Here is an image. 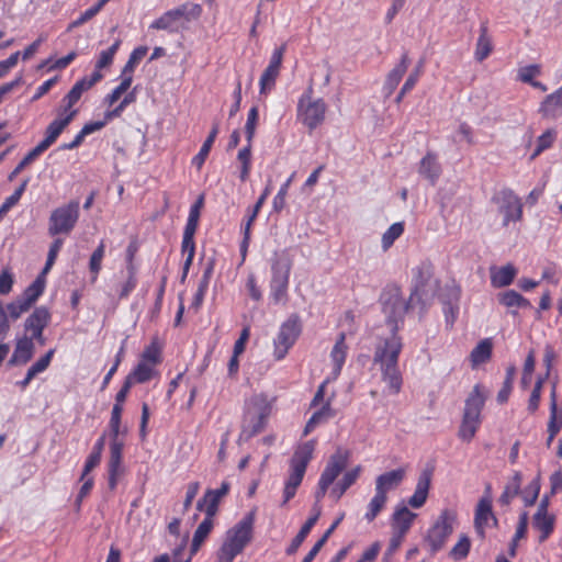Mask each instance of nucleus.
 I'll list each match as a JSON object with an SVG mask.
<instances>
[{"label": "nucleus", "instance_id": "1", "mask_svg": "<svg viewBox=\"0 0 562 562\" xmlns=\"http://www.w3.org/2000/svg\"><path fill=\"white\" fill-rule=\"evenodd\" d=\"M403 348L402 338L397 331H391L389 337L382 338L375 346L373 362L380 366L382 380L387 383L393 394L402 389V374L398 369V357Z\"/></svg>", "mask_w": 562, "mask_h": 562}, {"label": "nucleus", "instance_id": "2", "mask_svg": "<svg viewBox=\"0 0 562 562\" xmlns=\"http://www.w3.org/2000/svg\"><path fill=\"white\" fill-rule=\"evenodd\" d=\"M380 301L391 331H398L400 324L403 323L408 308L418 304L417 302H411V299L405 301L397 286L386 288L382 292Z\"/></svg>", "mask_w": 562, "mask_h": 562}, {"label": "nucleus", "instance_id": "3", "mask_svg": "<svg viewBox=\"0 0 562 562\" xmlns=\"http://www.w3.org/2000/svg\"><path fill=\"white\" fill-rule=\"evenodd\" d=\"M485 398L481 385L476 384L465 400L462 423L459 429V437L462 440L470 441L474 437L481 424V411L485 404Z\"/></svg>", "mask_w": 562, "mask_h": 562}, {"label": "nucleus", "instance_id": "4", "mask_svg": "<svg viewBox=\"0 0 562 562\" xmlns=\"http://www.w3.org/2000/svg\"><path fill=\"white\" fill-rule=\"evenodd\" d=\"M485 398L481 385L476 384L465 400L462 423L459 429V437L462 440L470 441L474 437L481 424V411L485 404Z\"/></svg>", "mask_w": 562, "mask_h": 562}, {"label": "nucleus", "instance_id": "5", "mask_svg": "<svg viewBox=\"0 0 562 562\" xmlns=\"http://www.w3.org/2000/svg\"><path fill=\"white\" fill-rule=\"evenodd\" d=\"M438 289V282L434 280V267L424 261L414 269V289L411 293V302H417L425 310L434 299Z\"/></svg>", "mask_w": 562, "mask_h": 562}, {"label": "nucleus", "instance_id": "6", "mask_svg": "<svg viewBox=\"0 0 562 562\" xmlns=\"http://www.w3.org/2000/svg\"><path fill=\"white\" fill-rule=\"evenodd\" d=\"M270 412L271 408L265 397H254L245 412L239 439L247 441L260 434L265 429Z\"/></svg>", "mask_w": 562, "mask_h": 562}, {"label": "nucleus", "instance_id": "7", "mask_svg": "<svg viewBox=\"0 0 562 562\" xmlns=\"http://www.w3.org/2000/svg\"><path fill=\"white\" fill-rule=\"evenodd\" d=\"M456 521L457 515L453 510H441L425 537V541L429 546L431 553H437L445 547L448 538L454 530Z\"/></svg>", "mask_w": 562, "mask_h": 562}, {"label": "nucleus", "instance_id": "8", "mask_svg": "<svg viewBox=\"0 0 562 562\" xmlns=\"http://www.w3.org/2000/svg\"><path fill=\"white\" fill-rule=\"evenodd\" d=\"M311 94L310 87L299 100L297 116L306 127L313 131L324 122L327 105L323 99H313Z\"/></svg>", "mask_w": 562, "mask_h": 562}, {"label": "nucleus", "instance_id": "9", "mask_svg": "<svg viewBox=\"0 0 562 562\" xmlns=\"http://www.w3.org/2000/svg\"><path fill=\"white\" fill-rule=\"evenodd\" d=\"M79 218V202L69 203L55 209L48 218V234L56 236L68 235L76 226Z\"/></svg>", "mask_w": 562, "mask_h": 562}, {"label": "nucleus", "instance_id": "10", "mask_svg": "<svg viewBox=\"0 0 562 562\" xmlns=\"http://www.w3.org/2000/svg\"><path fill=\"white\" fill-rule=\"evenodd\" d=\"M201 11L202 9L199 4L184 3L166 11L160 18L155 20L149 27L173 33L178 31V24L181 19H186L187 21L192 18L195 19L200 16Z\"/></svg>", "mask_w": 562, "mask_h": 562}, {"label": "nucleus", "instance_id": "11", "mask_svg": "<svg viewBox=\"0 0 562 562\" xmlns=\"http://www.w3.org/2000/svg\"><path fill=\"white\" fill-rule=\"evenodd\" d=\"M315 440H308L301 445L290 460V474L285 484L299 487L303 481L306 468L313 458Z\"/></svg>", "mask_w": 562, "mask_h": 562}, {"label": "nucleus", "instance_id": "12", "mask_svg": "<svg viewBox=\"0 0 562 562\" xmlns=\"http://www.w3.org/2000/svg\"><path fill=\"white\" fill-rule=\"evenodd\" d=\"M301 333V325L296 315L290 316L280 327L273 340L274 356L278 360L285 357Z\"/></svg>", "mask_w": 562, "mask_h": 562}, {"label": "nucleus", "instance_id": "13", "mask_svg": "<svg viewBox=\"0 0 562 562\" xmlns=\"http://www.w3.org/2000/svg\"><path fill=\"white\" fill-rule=\"evenodd\" d=\"M254 522L255 512H249L241 520L226 531L225 539L244 550L252 539Z\"/></svg>", "mask_w": 562, "mask_h": 562}, {"label": "nucleus", "instance_id": "14", "mask_svg": "<svg viewBox=\"0 0 562 562\" xmlns=\"http://www.w3.org/2000/svg\"><path fill=\"white\" fill-rule=\"evenodd\" d=\"M497 202L499 203V212L504 215V226H507L512 221L516 222L521 218L522 204L512 190H502L497 196Z\"/></svg>", "mask_w": 562, "mask_h": 562}, {"label": "nucleus", "instance_id": "15", "mask_svg": "<svg viewBox=\"0 0 562 562\" xmlns=\"http://www.w3.org/2000/svg\"><path fill=\"white\" fill-rule=\"evenodd\" d=\"M231 485L227 481L222 482L216 490H206L203 497L198 501L196 509L205 513V517L213 519L218 510L221 499L229 492Z\"/></svg>", "mask_w": 562, "mask_h": 562}, {"label": "nucleus", "instance_id": "16", "mask_svg": "<svg viewBox=\"0 0 562 562\" xmlns=\"http://www.w3.org/2000/svg\"><path fill=\"white\" fill-rule=\"evenodd\" d=\"M349 458L350 452L347 449L337 448L335 453L331 454L327 461L319 479L331 485L339 474L347 468Z\"/></svg>", "mask_w": 562, "mask_h": 562}, {"label": "nucleus", "instance_id": "17", "mask_svg": "<svg viewBox=\"0 0 562 562\" xmlns=\"http://www.w3.org/2000/svg\"><path fill=\"white\" fill-rule=\"evenodd\" d=\"M285 48H286L285 44H283L273 50L272 56L269 61V65L263 70V72L260 77V82H259L260 93H265L266 90H269L274 86L276 79H277L280 68H281Z\"/></svg>", "mask_w": 562, "mask_h": 562}, {"label": "nucleus", "instance_id": "18", "mask_svg": "<svg viewBox=\"0 0 562 562\" xmlns=\"http://www.w3.org/2000/svg\"><path fill=\"white\" fill-rule=\"evenodd\" d=\"M292 268V260L285 250L274 252L271 259V281L270 283H288Z\"/></svg>", "mask_w": 562, "mask_h": 562}, {"label": "nucleus", "instance_id": "19", "mask_svg": "<svg viewBox=\"0 0 562 562\" xmlns=\"http://www.w3.org/2000/svg\"><path fill=\"white\" fill-rule=\"evenodd\" d=\"M124 442L120 439H111L110 460H109V487L114 490L117 484V477L122 473V451Z\"/></svg>", "mask_w": 562, "mask_h": 562}, {"label": "nucleus", "instance_id": "20", "mask_svg": "<svg viewBox=\"0 0 562 562\" xmlns=\"http://www.w3.org/2000/svg\"><path fill=\"white\" fill-rule=\"evenodd\" d=\"M490 520L497 525V518L492 510V501L488 497H482L476 505L474 516V528L482 539L485 537V528Z\"/></svg>", "mask_w": 562, "mask_h": 562}, {"label": "nucleus", "instance_id": "21", "mask_svg": "<svg viewBox=\"0 0 562 562\" xmlns=\"http://www.w3.org/2000/svg\"><path fill=\"white\" fill-rule=\"evenodd\" d=\"M432 477V470L425 469L420 472L414 494L409 497L408 504L413 508H420L427 501Z\"/></svg>", "mask_w": 562, "mask_h": 562}, {"label": "nucleus", "instance_id": "22", "mask_svg": "<svg viewBox=\"0 0 562 562\" xmlns=\"http://www.w3.org/2000/svg\"><path fill=\"white\" fill-rule=\"evenodd\" d=\"M409 66V58L408 54L404 53L401 57L400 63L387 74L384 85H383V94L385 98H389L392 95V93L397 88L398 83L401 82L404 74L407 71V68Z\"/></svg>", "mask_w": 562, "mask_h": 562}, {"label": "nucleus", "instance_id": "23", "mask_svg": "<svg viewBox=\"0 0 562 562\" xmlns=\"http://www.w3.org/2000/svg\"><path fill=\"white\" fill-rule=\"evenodd\" d=\"M347 351L348 346L346 345V334L340 333L330 351V359L334 364L331 373L329 375L331 376V380H336L340 375L347 358Z\"/></svg>", "mask_w": 562, "mask_h": 562}, {"label": "nucleus", "instance_id": "24", "mask_svg": "<svg viewBox=\"0 0 562 562\" xmlns=\"http://www.w3.org/2000/svg\"><path fill=\"white\" fill-rule=\"evenodd\" d=\"M419 175L431 186H435L441 175V166L434 153H427L420 160L418 167Z\"/></svg>", "mask_w": 562, "mask_h": 562}, {"label": "nucleus", "instance_id": "25", "mask_svg": "<svg viewBox=\"0 0 562 562\" xmlns=\"http://www.w3.org/2000/svg\"><path fill=\"white\" fill-rule=\"evenodd\" d=\"M35 346L32 338L24 336L19 338L15 344L12 357L9 360L10 366H20L27 363L34 355Z\"/></svg>", "mask_w": 562, "mask_h": 562}, {"label": "nucleus", "instance_id": "26", "mask_svg": "<svg viewBox=\"0 0 562 562\" xmlns=\"http://www.w3.org/2000/svg\"><path fill=\"white\" fill-rule=\"evenodd\" d=\"M314 514L304 522V525L301 527L297 535L293 538L290 546L285 549V553L288 555H293L296 553L301 544L304 542L308 533L311 532L314 525L317 522V520L321 517V507L315 505L313 507Z\"/></svg>", "mask_w": 562, "mask_h": 562}, {"label": "nucleus", "instance_id": "27", "mask_svg": "<svg viewBox=\"0 0 562 562\" xmlns=\"http://www.w3.org/2000/svg\"><path fill=\"white\" fill-rule=\"evenodd\" d=\"M539 112L543 117L558 119L562 116V86L547 95L542 101Z\"/></svg>", "mask_w": 562, "mask_h": 562}, {"label": "nucleus", "instance_id": "28", "mask_svg": "<svg viewBox=\"0 0 562 562\" xmlns=\"http://www.w3.org/2000/svg\"><path fill=\"white\" fill-rule=\"evenodd\" d=\"M404 476V469L392 470L379 475L375 480V492L386 495L389 491L394 490L402 483Z\"/></svg>", "mask_w": 562, "mask_h": 562}, {"label": "nucleus", "instance_id": "29", "mask_svg": "<svg viewBox=\"0 0 562 562\" xmlns=\"http://www.w3.org/2000/svg\"><path fill=\"white\" fill-rule=\"evenodd\" d=\"M50 321V313L47 307H36L24 322V330L26 333L44 330Z\"/></svg>", "mask_w": 562, "mask_h": 562}, {"label": "nucleus", "instance_id": "30", "mask_svg": "<svg viewBox=\"0 0 562 562\" xmlns=\"http://www.w3.org/2000/svg\"><path fill=\"white\" fill-rule=\"evenodd\" d=\"M517 274V269L507 263L501 268L491 269V283L494 288H505L513 283Z\"/></svg>", "mask_w": 562, "mask_h": 562}, {"label": "nucleus", "instance_id": "31", "mask_svg": "<svg viewBox=\"0 0 562 562\" xmlns=\"http://www.w3.org/2000/svg\"><path fill=\"white\" fill-rule=\"evenodd\" d=\"M416 516L406 506L397 508L393 514V530L406 535Z\"/></svg>", "mask_w": 562, "mask_h": 562}, {"label": "nucleus", "instance_id": "32", "mask_svg": "<svg viewBox=\"0 0 562 562\" xmlns=\"http://www.w3.org/2000/svg\"><path fill=\"white\" fill-rule=\"evenodd\" d=\"M493 49L492 38L488 35L487 23L484 22L480 27V36L476 42L474 57L477 61H483L488 57Z\"/></svg>", "mask_w": 562, "mask_h": 562}, {"label": "nucleus", "instance_id": "33", "mask_svg": "<svg viewBox=\"0 0 562 562\" xmlns=\"http://www.w3.org/2000/svg\"><path fill=\"white\" fill-rule=\"evenodd\" d=\"M213 526H214L213 519L207 518V517H204V519L200 522V525L195 529L193 538H192V542H191V547H190L191 555H194L198 553L202 543L204 542V540L207 538V536L212 531Z\"/></svg>", "mask_w": 562, "mask_h": 562}, {"label": "nucleus", "instance_id": "34", "mask_svg": "<svg viewBox=\"0 0 562 562\" xmlns=\"http://www.w3.org/2000/svg\"><path fill=\"white\" fill-rule=\"evenodd\" d=\"M498 302L508 307L528 308L531 307L529 300L514 290H507L497 294Z\"/></svg>", "mask_w": 562, "mask_h": 562}, {"label": "nucleus", "instance_id": "35", "mask_svg": "<svg viewBox=\"0 0 562 562\" xmlns=\"http://www.w3.org/2000/svg\"><path fill=\"white\" fill-rule=\"evenodd\" d=\"M522 475L516 471L509 482L505 485V488L498 499L502 506H507L510 502L520 493Z\"/></svg>", "mask_w": 562, "mask_h": 562}, {"label": "nucleus", "instance_id": "36", "mask_svg": "<svg viewBox=\"0 0 562 562\" xmlns=\"http://www.w3.org/2000/svg\"><path fill=\"white\" fill-rule=\"evenodd\" d=\"M360 472H361V468L359 465L350 471H347L342 475V479L331 490L330 495L334 496L336 501H338L346 493V491L352 484H355V482L359 477Z\"/></svg>", "mask_w": 562, "mask_h": 562}, {"label": "nucleus", "instance_id": "37", "mask_svg": "<svg viewBox=\"0 0 562 562\" xmlns=\"http://www.w3.org/2000/svg\"><path fill=\"white\" fill-rule=\"evenodd\" d=\"M554 520L555 519L553 515H533L532 525L541 532L539 542H544L550 537L554 529Z\"/></svg>", "mask_w": 562, "mask_h": 562}, {"label": "nucleus", "instance_id": "38", "mask_svg": "<svg viewBox=\"0 0 562 562\" xmlns=\"http://www.w3.org/2000/svg\"><path fill=\"white\" fill-rule=\"evenodd\" d=\"M105 436L102 435L94 443L91 453L86 460L80 480H83L90 471H92L101 461L102 451L104 449Z\"/></svg>", "mask_w": 562, "mask_h": 562}, {"label": "nucleus", "instance_id": "39", "mask_svg": "<svg viewBox=\"0 0 562 562\" xmlns=\"http://www.w3.org/2000/svg\"><path fill=\"white\" fill-rule=\"evenodd\" d=\"M217 134H218V125L215 124L213 126L212 131L210 132L209 136L204 140L203 145L201 146L199 153L192 158V165L195 166L199 170L204 165Z\"/></svg>", "mask_w": 562, "mask_h": 562}, {"label": "nucleus", "instance_id": "40", "mask_svg": "<svg viewBox=\"0 0 562 562\" xmlns=\"http://www.w3.org/2000/svg\"><path fill=\"white\" fill-rule=\"evenodd\" d=\"M76 112H70L64 117H57L52 121L46 127L45 136L52 139L54 143L58 138V136L63 133V131L70 124V122L75 119Z\"/></svg>", "mask_w": 562, "mask_h": 562}, {"label": "nucleus", "instance_id": "41", "mask_svg": "<svg viewBox=\"0 0 562 562\" xmlns=\"http://www.w3.org/2000/svg\"><path fill=\"white\" fill-rule=\"evenodd\" d=\"M45 289V281L42 276L37 277L23 292L20 300H22L30 307L37 301Z\"/></svg>", "mask_w": 562, "mask_h": 562}, {"label": "nucleus", "instance_id": "42", "mask_svg": "<svg viewBox=\"0 0 562 562\" xmlns=\"http://www.w3.org/2000/svg\"><path fill=\"white\" fill-rule=\"evenodd\" d=\"M270 184H271V180L268 181L267 187L265 188L263 192L257 200L256 204L254 205V207L245 223V241H246L245 244H249L251 225H252L254 221L256 220L261 206L266 202V199L270 194V191H271Z\"/></svg>", "mask_w": 562, "mask_h": 562}, {"label": "nucleus", "instance_id": "43", "mask_svg": "<svg viewBox=\"0 0 562 562\" xmlns=\"http://www.w3.org/2000/svg\"><path fill=\"white\" fill-rule=\"evenodd\" d=\"M492 356V342L490 339L481 340L471 351V362L473 367L482 364L490 360Z\"/></svg>", "mask_w": 562, "mask_h": 562}, {"label": "nucleus", "instance_id": "44", "mask_svg": "<svg viewBox=\"0 0 562 562\" xmlns=\"http://www.w3.org/2000/svg\"><path fill=\"white\" fill-rule=\"evenodd\" d=\"M154 375V366L146 363L144 361H139V363L135 367V369L127 375L131 378V381L136 383H145L148 382Z\"/></svg>", "mask_w": 562, "mask_h": 562}, {"label": "nucleus", "instance_id": "45", "mask_svg": "<svg viewBox=\"0 0 562 562\" xmlns=\"http://www.w3.org/2000/svg\"><path fill=\"white\" fill-rule=\"evenodd\" d=\"M404 233V224L402 222H396L392 224L386 232L382 235V249L386 251L390 249L394 241L402 236Z\"/></svg>", "mask_w": 562, "mask_h": 562}, {"label": "nucleus", "instance_id": "46", "mask_svg": "<svg viewBox=\"0 0 562 562\" xmlns=\"http://www.w3.org/2000/svg\"><path fill=\"white\" fill-rule=\"evenodd\" d=\"M244 550L224 539L223 544L216 553V562H232Z\"/></svg>", "mask_w": 562, "mask_h": 562}, {"label": "nucleus", "instance_id": "47", "mask_svg": "<svg viewBox=\"0 0 562 562\" xmlns=\"http://www.w3.org/2000/svg\"><path fill=\"white\" fill-rule=\"evenodd\" d=\"M516 374V367L514 364L507 367L506 376L503 383V387L497 393V402L504 404L508 401L510 392L513 390V383Z\"/></svg>", "mask_w": 562, "mask_h": 562}, {"label": "nucleus", "instance_id": "48", "mask_svg": "<svg viewBox=\"0 0 562 562\" xmlns=\"http://www.w3.org/2000/svg\"><path fill=\"white\" fill-rule=\"evenodd\" d=\"M387 501V496L383 495L380 492H375V495L370 501L368 505V512L364 515V518L368 521H373L375 517L379 515V513L383 509L385 506V503Z\"/></svg>", "mask_w": 562, "mask_h": 562}, {"label": "nucleus", "instance_id": "49", "mask_svg": "<svg viewBox=\"0 0 562 562\" xmlns=\"http://www.w3.org/2000/svg\"><path fill=\"white\" fill-rule=\"evenodd\" d=\"M29 183V179L22 181V183L15 189V191L8 196L2 205L0 206V220L21 199Z\"/></svg>", "mask_w": 562, "mask_h": 562}, {"label": "nucleus", "instance_id": "50", "mask_svg": "<svg viewBox=\"0 0 562 562\" xmlns=\"http://www.w3.org/2000/svg\"><path fill=\"white\" fill-rule=\"evenodd\" d=\"M471 549V540L467 535H461L459 541L452 547L450 551V557L460 561L468 557Z\"/></svg>", "mask_w": 562, "mask_h": 562}, {"label": "nucleus", "instance_id": "51", "mask_svg": "<svg viewBox=\"0 0 562 562\" xmlns=\"http://www.w3.org/2000/svg\"><path fill=\"white\" fill-rule=\"evenodd\" d=\"M121 43H122L121 40L117 38L108 49L102 50L100 53L99 59L97 60V64H95V68L98 70L106 68L113 63L114 56H115L117 49L120 48Z\"/></svg>", "mask_w": 562, "mask_h": 562}, {"label": "nucleus", "instance_id": "52", "mask_svg": "<svg viewBox=\"0 0 562 562\" xmlns=\"http://www.w3.org/2000/svg\"><path fill=\"white\" fill-rule=\"evenodd\" d=\"M148 52V48L146 46H139V47H136L130 55V58L127 60V63L125 64L124 68H123V75L124 76H127L131 75L136 65L146 56Z\"/></svg>", "mask_w": 562, "mask_h": 562}, {"label": "nucleus", "instance_id": "53", "mask_svg": "<svg viewBox=\"0 0 562 562\" xmlns=\"http://www.w3.org/2000/svg\"><path fill=\"white\" fill-rule=\"evenodd\" d=\"M104 252H105V245H104V241L102 240L99 244V246L97 247V249L92 252V255L90 257V261H89V269H90V272L93 273V280L97 279V276L99 274V272L101 270V262L103 260Z\"/></svg>", "mask_w": 562, "mask_h": 562}, {"label": "nucleus", "instance_id": "54", "mask_svg": "<svg viewBox=\"0 0 562 562\" xmlns=\"http://www.w3.org/2000/svg\"><path fill=\"white\" fill-rule=\"evenodd\" d=\"M54 353L55 349H49L43 357H41L36 362H34L27 370L29 376L35 378L37 374L44 372L48 368Z\"/></svg>", "mask_w": 562, "mask_h": 562}, {"label": "nucleus", "instance_id": "55", "mask_svg": "<svg viewBox=\"0 0 562 562\" xmlns=\"http://www.w3.org/2000/svg\"><path fill=\"white\" fill-rule=\"evenodd\" d=\"M132 75L124 76L121 83L116 88H114L110 94L106 95L105 101L109 103V105H113L122 97V94L128 90V88L132 85Z\"/></svg>", "mask_w": 562, "mask_h": 562}, {"label": "nucleus", "instance_id": "56", "mask_svg": "<svg viewBox=\"0 0 562 562\" xmlns=\"http://www.w3.org/2000/svg\"><path fill=\"white\" fill-rule=\"evenodd\" d=\"M259 119V111L257 106H252L247 116L246 125H245V134L247 138V143H251L256 133V126Z\"/></svg>", "mask_w": 562, "mask_h": 562}, {"label": "nucleus", "instance_id": "57", "mask_svg": "<svg viewBox=\"0 0 562 562\" xmlns=\"http://www.w3.org/2000/svg\"><path fill=\"white\" fill-rule=\"evenodd\" d=\"M160 353H161V350H160L159 346L155 341H153L143 351L140 361H144L151 366H156L161 361Z\"/></svg>", "mask_w": 562, "mask_h": 562}, {"label": "nucleus", "instance_id": "58", "mask_svg": "<svg viewBox=\"0 0 562 562\" xmlns=\"http://www.w3.org/2000/svg\"><path fill=\"white\" fill-rule=\"evenodd\" d=\"M293 178L294 173L281 186L277 195L273 198L272 206L278 213L281 212L285 205V196Z\"/></svg>", "mask_w": 562, "mask_h": 562}, {"label": "nucleus", "instance_id": "59", "mask_svg": "<svg viewBox=\"0 0 562 562\" xmlns=\"http://www.w3.org/2000/svg\"><path fill=\"white\" fill-rule=\"evenodd\" d=\"M31 307L25 304L22 300H20L19 297L9 303L7 305V314H8V318L10 317L12 321H16L18 318H20V316L27 312Z\"/></svg>", "mask_w": 562, "mask_h": 562}, {"label": "nucleus", "instance_id": "60", "mask_svg": "<svg viewBox=\"0 0 562 562\" xmlns=\"http://www.w3.org/2000/svg\"><path fill=\"white\" fill-rule=\"evenodd\" d=\"M123 412L122 405H113L111 419H110V429H111V439H119L120 435V426H121V415Z\"/></svg>", "mask_w": 562, "mask_h": 562}, {"label": "nucleus", "instance_id": "61", "mask_svg": "<svg viewBox=\"0 0 562 562\" xmlns=\"http://www.w3.org/2000/svg\"><path fill=\"white\" fill-rule=\"evenodd\" d=\"M135 101V93L130 92L127 93L123 100L112 110L105 112V119L112 121L115 117L121 116L125 108Z\"/></svg>", "mask_w": 562, "mask_h": 562}, {"label": "nucleus", "instance_id": "62", "mask_svg": "<svg viewBox=\"0 0 562 562\" xmlns=\"http://www.w3.org/2000/svg\"><path fill=\"white\" fill-rule=\"evenodd\" d=\"M555 135H557V133L554 130H548L543 134H541L538 137L537 148L532 156L535 157V156L539 155L541 151L551 147V145L553 144V140L555 138Z\"/></svg>", "mask_w": 562, "mask_h": 562}, {"label": "nucleus", "instance_id": "63", "mask_svg": "<svg viewBox=\"0 0 562 562\" xmlns=\"http://www.w3.org/2000/svg\"><path fill=\"white\" fill-rule=\"evenodd\" d=\"M541 69L539 65H529L519 69L518 79L525 83H532L533 78L540 75Z\"/></svg>", "mask_w": 562, "mask_h": 562}, {"label": "nucleus", "instance_id": "64", "mask_svg": "<svg viewBox=\"0 0 562 562\" xmlns=\"http://www.w3.org/2000/svg\"><path fill=\"white\" fill-rule=\"evenodd\" d=\"M562 428V412L550 411V417L548 422V432L552 436H557Z\"/></svg>", "mask_w": 562, "mask_h": 562}]
</instances>
